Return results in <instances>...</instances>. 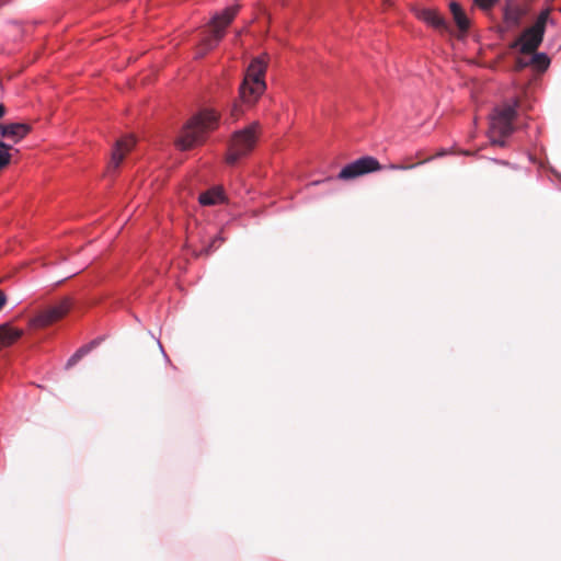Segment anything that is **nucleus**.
Instances as JSON below:
<instances>
[{
    "instance_id": "f3484780",
    "label": "nucleus",
    "mask_w": 561,
    "mask_h": 561,
    "mask_svg": "<svg viewBox=\"0 0 561 561\" xmlns=\"http://www.w3.org/2000/svg\"><path fill=\"white\" fill-rule=\"evenodd\" d=\"M91 350V346H82L79 348L67 362V366H73L76 365L84 355H87Z\"/></svg>"
},
{
    "instance_id": "b1692460",
    "label": "nucleus",
    "mask_w": 561,
    "mask_h": 561,
    "mask_svg": "<svg viewBox=\"0 0 561 561\" xmlns=\"http://www.w3.org/2000/svg\"><path fill=\"white\" fill-rule=\"evenodd\" d=\"M5 115V107L3 104L0 103V118H2Z\"/></svg>"
},
{
    "instance_id": "ddd939ff",
    "label": "nucleus",
    "mask_w": 561,
    "mask_h": 561,
    "mask_svg": "<svg viewBox=\"0 0 561 561\" xmlns=\"http://www.w3.org/2000/svg\"><path fill=\"white\" fill-rule=\"evenodd\" d=\"M449 9L459 31L467 32L470 23L461 5L456 1H451L449 3Z\"/></svg>"
},
{
    "instance_id": "f03ea898",
    "label": "nucleus",
    "mask_w": 561,
    "mask_h": 561,
    "mask_svg": "<svg viewBox=\"0 0 561 561\" xmlns=\"http://www.w3.org/2000/svg\"><path fill=\"white\" fill-rule=\"evenodd\" d=\"M266 61L263 57H255L250 62L243 82L240 85V98L245 104H253L264 92L266 85L264 75Z\"/></svg>"
},
{
    "instance_id": "412c9836",
    "label": "nucleus",
    "mask_w": 561,
    "mask_h": 561,
    "mask_svg": "<svg viewBox=\"0 0 561 561\" xmlns=\"http://www.w3.org/2000/svg\"><path fill=\"white\" fill-rule=\"evenodd\" d=\"M243 108L241 105L234 103L230 110V115L233 118V121H237L240 115H242Z\"/></svg>"
},
{
    "instance_id": "1a4fd4ad",
    "label": "nucleus",
    "mask_w": 561,
    "mask_h": 561,
    "mask_svg": "<svg viewBox=\"0 0 561 561\" xmlns=\"http://www.w3.org/2000/svg\"><path fill=\"white\" fill-rule=\"evenodd\" d=\"M136 145V139L131 135H126L116 140L115 146L112 150L111 161L108 164V172L117 170L124 160L125 156L131 151Z\"/></svg>"
},
{
    "instance_id": "bb28decb",
    "label": "nucleus",
    "mask_w": 561,
    "mask_h": 561,
    "mask_svg": "<svg viewBox=\"0 0 561 561\" xmlns=\"http://www.w3.org/2000/svg\"><path fill=\"white\" fill-rule=\"evenodd\" d=\"M4 2H0V7L3 4Z\"/></svg>"
},
{
    "instance_id": "7ed1b4c3",
    "label": "nucleus",
    "mask_w": 561,
    "mask_h": 561,
    "mask_svg": "<svg viewBox=\"0 0 561 561\" xmlns=\"http://www.w3.org/2000/svg\"><path fill=\"white\" fill-rule=\"evenodd\" d=\"M239 12V5L233 4L227 7L221 12L216 13L209 23V31L201 41L198 57L204 56L207 51L214 49L225 36L226 28L233 21Z\"/></svg>"
},
{
    "instance_id": "4468645a",
    "label": "nucleus",
    "mask_w": 561,
    "mask_h": 561,
    "mask_svg": "<svg viewBox=\"0 0 561 561\" xmlns=\"http://www.w3.org/2000/svg\"><path fill=\"white\" fill-rule=\"evenodd\" d=\"M22 335V331L10 324L0 325V348L14 343Z\"/></svg>"
},
{
    "instance_id": "423d86ee",
    "label": "nucleus",
    "mask_w": 561,
    "mask_h": 561,
    "mask_svg": "<svg viewBox=\"0 0 561 561\" xmlns=\"http://www.w3.org/2000/svg\"><path fill=\"white\" fill-rule=\"evenodd\" d=\"M381 169L382 167L376 158L365 156L343 167L337 178L340 180H353Z\"/></svg>"
},
{
    "instance_id": "5701e85b",
    "label": "nucleus",
    "mask_w": 561,
    "mask_h": 561,
    "mask_svg": "<svg viewBox=\"0 0 561 561\" xmlns=\"http://www.w3.org/2000/svg\"><path fill=\"white\" fill-rule=\"evenodd\" d=\"M7 301V296L3 291L0 290V309L3 307V305Z\"/></svg>"
},
{
    "instance_id": "aec40b11",
    "label": "nucleus",
    "mask_w": 561,
    "mask_h": 561,
    "mask_svg": "<svg viewBox=\"0 0 561 561\" xmlns=\"http://www.w3.org/2000/svg\"><path fill=\"white\" fill-rule=\"evenodd\" d=\"M474 2L481 9L489 10V9H491L497 2V0H474Z\"/></svg>"
},
{
    "instance_id": "f8f14e48",
    "label": "nucleus",
    "mask_w": 561,
    "mask_h": 561,
    "mask_svg": "<svg viewBox=\"0 0 561 561\" xmlns=\"http://www.w3.org/2000/svg\"><path fill=\"white\" fill-rule=\"evenodd\" d=\"M198 201L204 206H213L226 201L225 192L221 186H214L206 192H203Z\"/></svg>"
},
{
    "instance_id": "9b49d317",
    "label": "nucleus",
    "mask_w": 561,
    "mask_h": 561,
    "mask_svg": "<svg viewBox=\"0 0 561 561\" xmlns=\"http://www.w3.org/2000/svg\"><path fill=\"white\" fill-rule=\"evenodd\" d=\"M525 15V10L518 4H506L503 12V20L508 30L518 28Z\"/></svg>"
},
{
    "instance_id": "9d476101",
    "label": "nucleus",
    "mask_w": 561,
    "mask_h": 561,
    "mask_svg": "<svg viewBox=\"0 0 561 561\" xmlns=\"http://www.w3.org/2000/svg\"><path fill=\"white\" fill-rule=\"evenodd\" d=\"M1 128L0 134L3 136L5 142L12 144V148L15 144L25 138L31 130V127L24 123L1 124Z\"/></svg>"
},
{
    "instance_id": "39448f33",
    "label": "nucleus",
    "mask_w": 561,
    "mask_h": 561,
    "mask_svg": "<svg viewBox=\"0 0 561 561\" xmlns=\"http://www.w3.org/2000/svg\"><path fill=\"white\" fill-rule=\"evenodd\" d=\"M549 20V11L543 10L537 16L535 23L527 27L515 41L512 47H519L520 53L531 54L540 46L546 32V25Z\"/></svg>"
},
{
    "instance_id": "dca6fc26",
    "label": "nucleus",
    "mask_w": 561,
    "mask_h": 561,
    "mask_svg": "<svg viewBox=\"0 0 561 561\" xmlns=\"http://www.w3.org/2000/svg\"><path fill=\"white\" fill-rule=\"evenodd\" d=\"M12 144H0V170L11 161Z\"/></svg>"
},
{
    "instance_id": "20e7f679",
    "label": "nucleus",
    "mask_w": 561,
    "mask_h": 561,
    "mask_svg": "<svg viewBox=\"0 0 561 561\" xmlns=\"http://www.w3.org/2000/svg\"><path fill=\"white\" fill-rule=\"evenodd\" d=\"M260 127L259 122H253L249 126L233 133L226 158L228 164H236L254 149Z\"/></svg>"
},
{
    "instance_id": "a211bd4d",
    "label": "nucleus",
    "mask_w": 561,
    "mask_h": 561,
    "mask_svg": "<svg viewBox=\"0 0 561 561\" xmlns=\"http://www.w3.org/2000/svg\"><path fill=\"white\" fill-rule=\"evenodd\" d=\"M533 62L537 64L539 68L546 69L548 68L550 60L545 53H537L533 57Z\"/></svg>"
},
{
    "instance_id": "6e6552de",
    "label": "nucleus",
    "mask_w": 561,
    "mask_h": 561,
    "mask_svg": "<svg viewBox=\"0 0 561 561\" xmlns=\"http://www.w3.org/2000/svg\"><path fill=\"white\" fill-rule=\"evenodd\" d=\"M514 131L513 123L490 115L489 138L492 145L499 147L506 146V137Z\"/></svg>"
},
{
    "instance_id": "393cba45",
    "label": "nucleus",
    "mask_w": 561,
    "mask_h": 561,
    "mask_svg": "<svg viewBox=\"0 0 561 561\" xmlns=\"http://www.w3.org/2000/svg\"><path fill=\"white\" fill-rule=\"evenodd\" d=\"M443 24H444V20L439 18V19H438V21H437V23H436V25H438V26H439V25H443Z\"/></svg>"
},
{
    "instance_id": "a878e982",
    "label": "nucleus",
    "mask_w": 561,
    "mask_h": 561,
    "mask_svg": "<svg viewBox=\"0 0 561 561\" xmlns=\"http://www.w3.org/2000/svg\"><path fill=\"white\" fill-rule=\"evenodd\" d=\"M422 14H423V20H424L426 18L425 15L427 14V12L423 9Z\"/></svg>"
},
{
    "instance_id": "6ab92c4d",
    "label": "nucleus",
    "mask_w": 561,
    "mask_h": 561,
    "mask_svg": "<svg viewBox=\"0 0 561 561\" xmlns=\"http://www.w3.org/2000/svg\"><path fill=\"white\" fill-rule=\"evenodd\" d=\"M420 164V162H414V163H391L388 168L391 169V170H409V169H413L415 167H417Z\"/></svg>"
},
{
    "instance_id": "2eb2a0df",
    "label": "nucleus",
    "mask_w": 561,
    "mask_h": 561,
    "mask_svg": "<svg viewBox=\"0 0 561 561\" xmlns=\"http://www.w3.org/2000/svg\"><path fill=\"white\" fill-rule=\"evenodd\" d=\"M518 103L515 101L512 104H504L500 107L494 108L491 115H494L501 119L513 123L517 114Z\"/></svg>"
},
{
    "instance_id": "f257e3e1",
    "label": "nucleus",
    "mask_w": 561,
    "mask_h": 561,
    "mask_svg": "<svg viewBox=\"0 0 561 561\" xmlns=\"http://www.w3.org/2000/svg\"><path fill=\"white\" fill-rule=\"evenodd\" d=\"M219 117L214 110L205 108L198 112L183 127L176 139V147L180 150H188L201 144L209 131L217 128Z\"/></svg>"
},
{
    "instance_id": "0eeeda50",
    "label": "nucleus",
    "mask_w": 561,
    "mask_h": 561,
    "mask_svg": "<svg viewBox=\"0 0 561 561\" xmlns=\"http://www.w3.org/2000/svg\"><path fill=\"white\" fill-rule=\"evenodd\" d=\"M70 310V301L62 300L56 306H53L45 311L34 317L31 321L34 328H45L65 317Z\"/></svg>"
},
{
    "instance_id": "4be33fe9",
    "label": "nucleus",
    "mask_w": 561,
    "mask_h": 561,
    "mask_svg": "<svg viewBox=\"0 0 561 561\" xmlns=\"http://www.w3.org/2000/svg\"><path fill=\"white\" fill-rule=\"evenodd\" d=\"M217 241L222 242V239H221L220 237H216V238L213 240L211 244L206 249V253H207V254H208V253H210V252L216 248L215 243H216Z\"/></svg>"
}]
</instances>
